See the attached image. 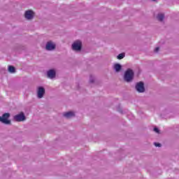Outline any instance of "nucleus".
Instances as JSON below:
<instances>
[{"instance_id":"obj_1","label":"nucleus","mask_w":179,"mask_h":179,"mask_svg":"<svg viewBox=\"0 0 179 179\" xmlns=\"http://www.w3.org/2000/svg\"><path fill=\"white\" fill-rule=\"evenodd\" d=\"M132 79H134V71L129 69L124 73V80L126 82H131Z\"/></svg>"},{"instance_id":"obj_19","label":"nucleus","mask_w":179,"mask_h":179,"mask_svg":"<svg viewBox=\"0 0 179 179\" xmlns=\"http://www.w3.org/2000/svg\"><path fill=\"white\" fill-rule=\"evenodd\" d=\"M152 1H156V0H152Z\"/></svg>"},{"instance_id":"obj_18","label":"nucleus","mask_w":179,"mask_h":179,"mask_svg":"<svg viewBox=\"0 0 179 179\" xmlns=\"http://www.w3.org/2000/svg\"><path fill=\"white\" fill-rule=\"evenodd\" d=\"M90 80L91 83H93V82H94V80L93 79V77H91Z\"/></svg>"},{"instance_id":"obj_3","label":"nucleus","mask_w":179,"mask_h":179,"mask_svg":"<svg viewBox=\"0 0 179 179\" xmlns=\"http://www.w3.org/2000/svg\"><path fill=\"white\" fill-rule=\"evenodd\" d=\"M72 48L74 51H80L82 48V42L80 41H75L72 45Z\"/></svg>"},{"instance_id":"obj_6","label":"nucleus","mask_w":179,"mask_h":179,"mask_svg":"<svg viewBox=\"0 0 179 179\" xmlns=\"http://www.w3.org/2000/svg\"><path fill=\"white\" fill-rule=\"evenodd\" d=\"M24 16L26 19L31 20V19L34 17V12H33L31 10H28L25 12Z\"/></svg>"},{"instance_id":"obj_5","label":"nucleus","mask_w":179,"mask_h":179,"mask_svg":"<svg viewBox=\"0 0 179 179\" xmlns=\"http://www.w3.org/2000/svg\"><path fill=\"white\" fill-rule=\"evenodd\" d=\"M136 89L139 93H143V92H145V86L143 85V83L140 82L137 83L136 85Z\"/></svg>"},{"instance_id":"obj_13","label":"nucleus","mask_w":179,"mask_h":179,"mask_svg":"<svg viewBox=\"0 0 179 179\" xmlns=\"http://www.w3.org/2000/svg\"><path fill=\"white\" fill-rule=\"evenodd\" d=\"M8 72H10V73H15V67H13L12 66H8Z\"/></svg>"},{"instance_id":"obj_16","label":"nucleus","mask_w":179,"mask_h":179,"mask_svg":"<svg viewBox=\"0 0 179 179\" xmlns=\"http://www.w3.org/2000/svg\"><path fill=\"white\" fill-rule=\"evenodd\" d=\"M154 131L156 132V134H159V132H160V131L157 127L154 128Z\"/></svg>"},{"instance_id":"obj_2","label":"nucleus","mask_w":179,"mask_h":179,"mask_svg":"<svg viewBox=\"0 0 179 179\" xmlns=\"http://www.w3.org/2000/svg\"><path fill=\"white\" fill-rule=\"evenodd\" d=\"M9 117H10V114L4 113L2 116H0V122H2V124H5L6 125L10 124Z\"/></svg>"},{"instance_id":"obj_15","label":"nucleus","mask_w":179,"mask_h":179,"mask_svg":"<svg viewBox=\"0 0 179 179\" xmlns=\"http://www.w3.org/2000/svg\"><path fill=\"white\" fill-rule=\"evenodd\" d=\"M154 145L156 146V148H160V146H162V144L159 143H154Z\"/></svg>"},{"instance_id":"obj_14","label":"nucleus","mask_w":179,"mask_h":179,"mask_svg":"<svg viewBox=\"0 0 179 179\" xmlns=\"http://www.w3.org/2000/svg\"><path fill=\"white\" fill-rule=\"evenodd\" d=\"M125 57V55H124V53H120L118 56H117V59H122V58H124Z\"/></svg>"},{"instance_id":"obj_9","label":"nucleus","mask_w":179,"mask_h":179,"mask_svg":"<svg viewBox=\"0 0 179 179\" xmlns=\"http://www.w3.org/2000/svg\"><path fill=\"white\" fill-rule=\"evenodd\" d=\"M64 116L66 118H72V117H75V113L72 112V111H69V112L64 113Z\"/></svg>"},{"instance_id":"obj_10","label":"nucleus","mask_w":179,"mask_h":179,"mask_svg":"<svg viewBox=\"0 0 179 179\" xmlns=\"http://www.w3.org/2000/svg\"><path fill=\"white\" fill-rule=\"evenodd\" d=\"M48 76L50 79H52L55 78V70H50L48 71Z\"/></svg>"},{"instance_id":"obj_7","label":"nucleus","mask_w":179,"mask_h":179,"mask_svg":"<svg viewBox=\"0 0 179 179\" xmlns=\"http://www.w3.org/2000/svg\"><path fill=\"white\" fill-rule=\"evenodd\" d=\"M44 93H45V90L44 89V87H39L37 91L38 99H43Z\"/></svg>"},{"instance_id":"obj_11","label":"nucleus","mask_w":179,"mask_h":179,"mask_svg":"<svg viewBox=\"0 0 179 179\" xmlns=\"http://www.w3.org/2000/svg\"><path fill=\"white\" fill-rule=\"evenodd\" d=\"M114 69L116 72H120L121 71V65L118 64H115Z\"/></svg>"},{"instance_id":"obj_8","label":"nucleus","mask_w":179,"mask_h":179,"mask_svg":"<svg viewBox=\"0 0 179 179\" xmlns=\"http://www.w3.org/2000/svg\"><path fill=\"white\" fill-rule=\"evenodd\" d=\"M55 49V43H54L52 41H49L46 44V50L48 51H52V50Z\"/></svg>"},{"instance_id":"obj_12","label":"nucleus","mask_w":179,"mask_h":179,"mask_svg":"<svg viewBox=\"0 0 179 179\" xmlns=\"http://www.w3.org/2000/svg\"><path fill=\"white\" fill-rule=\"evenodd\" d=\"M157 17L158 20L162 22L163 20V19H164V14L159 13Z\"/></svg>"},{"instance_id":"obj_17","label":"nucleus","mask_w":179,"mask_h":179,"mask_svg":"<svg viewBox=\"0 0 179 179\" xmlns=\"http://www.w3.org/2000/svg\"><path fill=\"white\" fill-rule=\"evenodd\" d=\"M159 47H157V48H156L155 49V52H159Z\"/></svg>"},{"instance_id":"obj_4","label":"nucleus","mask_w":179,"mask_h":179,"mask_svg":"<svg viewBox=\"0 0 179 179\" xmlns=\"http://www.w3.org/2000/svg\"><path fill=\"white\" fill-rule=\"evenodd\" d=\"M15 121H17L18 122H20L22 121H24L26 120V117H24V114L23 113H21L18 115H16L14 116Z\"/></svg>"}]
</instances>
